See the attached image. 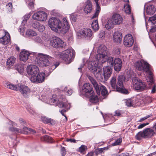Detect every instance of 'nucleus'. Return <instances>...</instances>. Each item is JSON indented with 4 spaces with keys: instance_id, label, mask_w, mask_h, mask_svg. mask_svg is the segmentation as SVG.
Wrapping results in <instances>:
<instances>
[{
    "instance_id": "39448f33",
    "label": "nucleus",
    "mask_w": 156,
    "mask_h": 156,
    "mask_svg": "<svg viewBox=\"0 0 156 156\" xmlns=\"http://www.w3.org/2000/svg\"><path fill=\"white\" fill-rule=\"evenodd\" d=\"M6 85L8 87L14 90L19 91L25 98H27L30 95V90L29 88L24 85L21 84L16 85L11 84L10 83H7Z\"/></svg>"
},
{
    "instance_id": "0e129e2a",
    "label": "nucleus",
    "mask_w": 156,
    "mask_h": 156,
    "mask_svg": "<svg viewBox=\"0 0 156 156\" xmlns=\"http://www.w3.org/2000/svg\"><path fill=\"white\" fill-rule=\"evenodd\" d=\"M19 121L20 122L21 124L22 125H25L26 123L24 119L20 118L19 119Z\"/></svg>"
},
{
    "instance_id": "680f3d73",
    "label": "nucleus",
    "mask_w": 156,
    "mask_h": 156,
    "mask_svg": "<svg viewBox=\"0 0 156 156\" xmlns=\"http://www.w3.org/2000/svg\"><path fill=\"white\" fill-rule=\"evenodd\" d=\"M148 124H149L148 123H144L138 126V129L142 128H143L145 126L148 125Z\"/></svg>"
},
{
    "instance_id": "13d9d810",
    "label": "nucleus",
    "mask_w": 156,
    "mask_h": 156,
    "mask_svg": "<svg viewBox=\"0 0 156 156\" xmlns=\"http://www.w3.org/2000/svg\"><path fill=\"white\" fill-rule=\"evenodd\" d=\"M40 23L37 22H35L33 23L32 24V26L33 27L35 28V29H37V28L38 27L40 24Z\"/></svg>"
},
{
    "instance_id": "5701e85b",
    "label": "nucleus",
    "mask_w": 156,
    "mask_h": 156,
    "mask_svg": "<svg viewBox=\"0 0 156 156\" xmlns=\"http://www.w3.org/2000/svg\"><path fill=\"white\" fill-rule=\"evenodd\" d=\"M83 92L89 94H93L94 91L92 85L88 83H85L83 86Z\"/></svg>"
},
{
    "instance_id": "1a4fd4ad",
    "label": "nucleus",
    "mask_w": 156,
    "mask_h": 156,
    "mask_svg": "<svg viewBox=\"0 0 156 156\" xmlns=\"http://www.w3.org/2000/svg\"><path fill=\"white\" fill-rule=\"evenodd\" d=\"M155 134L153 129L150 128H147L144 129L143 131L139 132L136 135V138L138 140L142 138H149L152 137Z\"/></svg>"
},
{
    "instance_id": "a878e982",
    "label": "nucleus",
    "mask_w": 156,
    "mask_h": 156,
    "mask_svg": "<svg viewBox=\"0 0 156 156\" xmlns=\"http://www.w3.org/2000/svg\"><path fill=\"white\" fill-rule=\"evenodd\" d=\"M113 38L115 42L117 43H120L122 39V33L119 31L115 32L113 35Z\"/></svg>"
},
{
    "instance_id": "cd10ccee",
    "label": "nucleus",
    "mask_w": 156,
    "mask_h": 156,
    "mask_svg": "<svg viewBox=\"0 0 156 156\" xmlns=\"http://www.w3.org/2000/svg\"><path fill=\"white\" fill-rule=\"evenodd\" d=\"M156 10V8L153 5H149L147 6L146 9L147 14L151 15L153 14Z\"/></svg>"
},
{
    "instance_id": "423d86ee",
    "label": "nucleus",
    "mask_w": 156,
    "mask_h": 156,
    "mask_svg": "<svg viewBox=\"0 0 156 156\" xmlns=\"http://www.w3.org/2000/svg\"><path fill=\"white\" fill-rule=\"evenodd\" d=\"M123 18L121 15L118 13L113 14L111 19L108 20L105 25L106 28L109 30L113 27L114 25H119L122 23Z\"/></svg>"
},
{
    "instance_id": "ddd939ff",
    "label": "nucleus",
    "mask_w": 156,
    "mask_h": 156,
    "mask_svg": "<svg viewBox=\"0 0 156 156\" xmlns=\"http://www.w3.org/2000/svg\"><path fill=\"white\" fill-rule=\"evenodd\" d=\"M47 14L43 11H39L34 13L32 16L33 19L44 21L46 20L47 18Z\"/></svg>"
},
{
    "instance_id": "c03bdc74",
    "label": "nucleus",
    "mask_w": 156,
    "mask_h": 156,
    "mask_svg": "<svg viewBox=\"0 0 156 156\" xmlns=\"http://www.w3.org/2000/svg\"><path fill=\"white\" fill-rule=\"evenodd\" d=\"M153 82L152 83H150V82H148L149 84H151L152 85V89L151 93H154L156 91V86L154 83L153 78Z\"/></svg>"
},
{
    "instance_id": "f03ea898",
    "label": "nucleus",
    "mask_w": 156,
    "mask_h": 156,
    "mask_svg": "<svg viewBox=\"0 0 156 156\" xmlns=\"http://www.w3.org/2000/svg\"><path fill=\"white\" fill-rule=\"evenodd\" d=\"M135 66L138 70L145 72L148 74L147 77V82H153V74L151 70L150 65L147 62L141 60L137 61L135 63Z\"/></svg>"
},
{
    "instance_id": "774afa93",
    "label": "nucleus",
    "mask_w": 156,
    "mask_h": 156,
    "mask_svg": "<svg viewBox=\"0 0 156 156\" xmlns=\"http://www.w3.org/2000/svg\"><path fill=\"white\" fill-rule=\"evenodd\" d=\"M94 153L93 151H91L87 155V156H93L94 155Z\"/></svg>"
},
{
    "instance_id": "a19ab883",
    "label": "nucleus",
    "mask_w": 156,
    "mask_h": 156,
    "mask_svg": "<svg viewBox=\"0 0 156 156\" xmlns=\"http://www.w3.org/2000/svg\"><path fill=\"white\" fill-rule=\"evenodd\" d=\"M67 87H64L63 89H62V90L65 92H67V95H70L73 93V90L71 89H68Z\"/></svg>"
},
{
    "instance_id": "4be33fe9",
    "label": "nucleus",
    "mask_w": 156,
    "mask_h": 156,
    "mask_svg": "<svg viewBox=\"0 0 156 156\" xmlns=\"http://www.w3.org/2000/svg\"><path fill=\"white\" fill-rule=\"evenodd\" d=\"M104 76L105 80H107L112 73V69L109 66H106L103 68Z\"/></svg>"
},
{
    "instance_id": "f3484780",
    "label": "nucleus",
    "mask_w": 156,
    "mask_h": 156,
    "mask_svg": "<svg viewBox=\"0 0 156 156\" xmlns=\"http://www.w3.org/2000/svg\"><path fill=\"white\" fill-rule=\"evenodd\" d=\"M92 33L91 30L90 29H83L80 30L78 33L79 36L81 37H85L87 39H89L91 36Z\"/></svg>"
},
{
    "instance_id": "de8ad7c7",
    "label": "nucleus",
    "mask_w": 156,
    "mask_h": 156,
    "mask_svg": "<svg viewBox=\"0 0 156 156\" xmlns=\"http://www.w3.org/2000/svg\"><path fill=\"white\" fill-rule=\"evenodd\" d=\"M86 146L84 145H82L79 148L78 151L81 153H83L87 149Z\"/></svg>"
},
{
    "instance_id": "37998d69",
    "label": "nucleus",
    "mask_w": 156,
    "mask_h": 156,
    "mask_svg": "<svg viewBox=\"0 0 156 156\" xmlns=\"http://www.w3.org/2000/svg\"><path fill=\"white\" fill-rule=\"evenodd\" d=\"M6 9L9 12H12V3L11 2H9L6 5Z\"/></svg>"
},
{
    "instance_id": "6ab92c4d",
    "label": "nucleus",
    "mask_w": 156,
    "mask_h": 156,
    "mask_svg": "<svg viewBox=\"0 0 156 156\" xmlns=\"http://www.w3.org/2000/svg\"><path fill=\"white\" fill-rule=\"evenodd\" d=\"M4 33L5 35L3 37L0 38V43L4 45H6L9 44L11 42L10 37L9 34L7 32L2 31Z\"/></svg>"
},
{
    "instance_id": "c756f323",
    "label": "nucleus",
    "mask_w": 156,
    "mask_h": 156,
    "mask_svg": "<svg viewBox=\"0 0 156 156\" xmlns=\"http://www.w3.org/2000/svg\"><path fill=\"white\" fill-rule=\"evenodd\" d=\"M89 97L90 98V101L92 103H97L98 101V98L97 95H94V92L93 94H89Z\"/></svg>"
},
{
    "instance_id": "2eb2a0df",
    "label": "nucleus",
    "mask_w": 156,
    "mask_h": 156,
    "mask_svg": "<svg viewBox=\"0 0 156 156\" xmlns=\"http://www.w3.org/2000/svg\"><path fill=\"white\" fill-rule=\"evenodd\" d=\"M27 72L28 74L30 75V77H33L39 72V70L36 66L30 65L27 68Z\"/></svg>"
},
{
    "instance_id": "58836bf2",
    "label": "nucleus",
    "mask_w": 156,
    "mask_h": 156,
    "mask_svg": "<svg viewBox=\"0 0 156 156\" xmlns=\"http://www.w3.org/2000/svg\"><path fill=\"white\" fill-rule=\"evenodd\" d=\"M108 64L111 66H113L114 63V60L112 57L108 56V58L107 61Z\"/></svg>"
},
{
    "instance_id": "bf43d9fd",
    "label": "nucleus",
    "mask_w": 156,
    "mask_h": 156,
    "mask_svg": "<svg viewBox=\"0 0 156 156\" xmlns=\"http://www.w3.org/2000/svg\"><path fill=\"white\" fill-rule=\"evenodd\" d=\"M61 154L62 156H65L66 154V151L64 147H61Z\"/></svg>"
},
{
    "instance_id": "c85d7f7f",
    "label": "nucleus",
    "mask_w": 156,
    "mask_h": 156,
    "mask_svg": "<svg viewBox=\"0 0 156 156\" xmlns=\"http://www.w3.org/2000/svg\"><path fill=\"white\" fill-rule=\"evenodd\" d=\"M41 120L42 122L45 123H50L51 125H53L55 123V122L51 119L46 117L44 116L41 117Z\"/></svg>"
},
{
    "instance_id": "49530a36",
    "label": "nucleus",
    "mask_w": 156,
    "mask_h": 156,
    "mask_svg": "<svg viewBox=\"0 0 156 156\" xmlns=\"http://www.w3.org/2000/svg\"><path fill=\"white\" fill-rule=\"evenodd\" d=\"M149 21L152 24H154L156 23V14L152 17L149 18Z\"/></svg>"
},
{
    "instance_id": "473e14b6",
    "label": "nucleus",
    "mask_w": 156,
    "mask_h": 156,
    "mask_svg": "<svg viewBox=\"0 0 156 156\" xmlns=\"http://www.w3.org/2000/svg\"><path fill=\"white\" fill-rule=\"evenodd\" d=\"M9 131L14 132L16 133H24V132L22 129H19L18 128L14 127H9Z\"/></svg>"
},
{
    "instance_id": "8fccbe9b",
    "label": "nucleus",
    "mask_w": 156,
    "mask_h": 156,
    "mask_svg": "<svg viewBox=\"0 0 156 156\" xmlns=\"http://www.w3.org/2000/svg\"><path fill=\"white\" fill-rule=\"evenodd\" d=\"M122 142V139L121 138H120L116 140L115 142L112 143V145L113 146L119 145Z\"/></svg>"
},
{
    "instance_id": "7c9ffc66",
    "label": "nucleus",
    "mask_w": 156,
    "mask_h": 156,
    "mask_svg": "<svg viewBox=\"0 0 156 156\" xmlns=\"http://www.w3.org/2000/svg\"><path fill=\"white\" fill-rule=\"evenodd\" d=\"M126 3L124 5V8L125 12L128 14H130L131 13V9L130 5L129 4V0H127L126 1Z\"/></svg>"
},
{
    "instance_id": "e2e57ef3",
    "label": "nucleus",
    "mask_w": 156,
    "mask_h": 156,
    "mask_svg": "<svg viewBox=\"0 0 156 156\" xmlns=\"http://www.w3.org/2000/svg\"><path fill=\"white\" fill-rule=\"evenodd\" d=\"M151 115H147V116L145 117H144L143 118H141L140 120L139 121V122H142L146 119H147L148 118H149V117H150L151 116Z\"/></svg>"
},
{
    "instance_id": "a211bd4d",
    "label": "nucleus",
    "mask_w": 156,
    "mask_h": 156,
    "mask_svg": "<svg viewBox=\"0 0 156 156\" xmlns=\"http://www.w3.org/2000/svg\"><path fill=\"white\" fill-rule=\"evenodd\" d=\"M60 99V100L58 99H55L52 98L51 100V101L54 103L56 104V105L58 106V107L61 108H64L67 109H69L70 108V104L68 103H64L62 101H61Z\"/></svg>"
},
{
    "instance_id": "ea45409f",
    "label": "nucleus",
    "mask_w": 156,
    "mask_h": 156,
    "mask_svg": "<svg viewBox=\"0 0 156 156\" xmlns=\"http://www.w3.org/2000/svg\"><path fill=\"white\" fill-rule=\"evenodd\" d=\"M59 65V63L58 62H55L53 63V64L51 63L49 66V69H50V71H51L55 69L58 65Z\"/></svg>"
},
{
    "instance_id": "9b49d317",
    "label": "nucleus",
    "mask_w": 156,
    "mask_h": 156,
    "mask_svg": "<svg viewBox=\"0 0 156 156\" xmlns=\"http://www.w3.org/2000/svg\"><path fill=\"white\" fill-rule=\"evenodd\" d=\"M134 88L136 90L142 91L147 89L146 83L137 77H134L132 80Z\"/></svg>"
},
{
    "instance_id": "bb28decb",
    "label": "nucleus",
    "mask_w": 156,
    "mask_h": 156,
    "mask_svg": "<svg viewBox=\"0 0 156 156\" xmlns=\"http://www.w3.org/2000/svg\"><path fill=\"white\" fill-rule=\"evenodd\" d=\"M92 5L91 2L89 0L86 2V5L84 8V11L86 14L90 12L92 9Z\"/></svg>"
},
{
    "instance_id": "052dcab7",
    "label": "nucleus",
    "mask_w": 156,
    "mask_h": 156,
    "mask_svg": "<svg viewBox=\"0 0 156 156\" xmlns=\"http://www.w3.org/2000/svg\"><path fill=\"white\" fill-rule=\"evenodd\" d=\"M27 111L30 113L32 114H34V110L33 109V108L31 107H28L27 108Z\"/></svg>"
},
{
    "instance_id": "5fc2aeb1",
    "label": "nucleus",
    "mask_w": 156,
    "mask_h": 156,
    "mask_svg": "<svg viewBox=\"0 0 156 156\" xmlns=\"http://www.w3.org/2000/svg\"><path fill=\"white\" fill-rule=\"evenodd\" d=\"M27 3L28 4V6L30 9H32L34 7V2H31L30 1H28L27 2Z\"/></svg>"
},
{
    "instance_id": "4d7b16f0",
    "label": "nucleus",
    "mask_w": 156,
    "mask_h": 156,
    "mask_svg": "<svg viewBox=\"0 0 156 156\" xmlns=\"http://www.w3.org/2000/svg\"><path fill=\"white\" fill-rule=\"evenodd\" d=\"M111 0H101V4L104 5H107Z\"/></svg>"
},
{
    "instance_id": "79ce46f5",
    "label": "nucleus",
    "mask_w": 156,
    "mask_h": 156,
    "mask_svg": "<svg viewBox=\"0 0 156 156\" xmlns=\"http://www.w3.org/2000/svg\"><path fill=\"white\" fill-rule=\"evenodd\" d=\"M100 7H96V10L93 16L91 17V19H93L97 17L100 12Z\"/></svg>"
},
{
    "instance_id": "f257e3e1",
    "label": "nucleus",
    "mask_w": 156,
    "mask_h": 156,
    "mask_svg": "<svg viewBox=\"0 0 156 156\" xmlns=\"http://www.w3.org/2000/svg\"><path fill=\"white\" fill-rule=\"evenodd\" d=\"M48 24L52 30L59 34H66L69 28V23L66 18H63L61 22L58 18L52 17L49 19Z\"/></svg>"
},
{
    "instance_id": "7ed1b4c3",
    "label": "nucleus",
    "mask_w": 156,
    "mask_h": 156,
    "mask_svg": "<svg viewBox=\"0 0 156 156\" xmlns=\"http://www.w3.org/2000/svg\"><path fill=\"white\" fill-rule=\"evenodd\" d=\"M51 57L46 54L39 53L36 55L35 63L39 66L45 67L49 64V61L53 60Z\"/></svg>"
},
{
    "instance_id": "864d4df0",
    "label": "nucleus",
    "mask_w": 156,
    "mask_h": 156,
    "mask_svg": "<svg viewBox=\"0 0 156 156\" xmlns=\"http://www.w3.org/2000/svg\"><path fill=\"white\" fill-rule=\"evenodd\" d=\"M45 29L43 25L40 24L37 29L40 32L43 31Z\"/></svg>"
},
{
    "instance_id": "c9c22d12",
    "label": "nucleus",
    "mask_w": 156,
    "mask_h": 156,
    "mask_svg": "<svg viewBox=\"0 0 156 156\" xmlns=\"http://www.w3.org/2000/svg\"><path fill=\"white\" fill-rule=\"evenodd\" d=\"M41 139L42 141L48 143H52L53 142L52 138L47 135H46L44 137H41Z\"/></svg>"
},
{
    "instance_id": "09e8293b",
    "label": "nucleus",
    "mask_w": 156,
    "mask_h": 156,
    "mask_svg": "<svg viewBox=\"0 0 156 156\" xmlns=\"http://www.w3.org/2000/svg\"><path fill=\"white\" fill-rule=\"evenodd\" d=\"M34 41L37 43L40 44L43 43V41L41 38L39 37H37L34 39Z\"/></svg>"
},
{
    "instance_id": "2f4dec72",
    "label": "nucleus",
    "mask_w": 156,
    "mask_h": 156,
    "mask_svg": "<svg viewBox=\"0 0 156 156\" xmlns=\"http://www.w3.org/2000/svg\"><path fill=\"white\" fill-rule=\"evenodd\" d=\"M16 60V58L13 56L9 58L7 61V64L9 66H12L14 64Z\"/></svg>"
},
{
    "instance_id": "412c9836",
    "label": "nucleus",
    "mask_w": 156,
    "mask_h": 156,
    "mask_svg": "<svg viewBox=\"0 0 156 156\" xmlns=\"http://www.w3.org/2000/svg\"><path fill=\"white\" fill-rule=\"evenodd\" d=\"M122 65V61L121 59L119 58H115L114 60L113 66L114 70L117 72H119L121 68Z\"/></svg>"
},
{
    "instance_id": "4468645a",
    "label": "nucleus",
    "mask_w": 156,
    "mask_h": 156,
    "mask_svg": "<svg viewBox=\"0 0 156 156\" xmlns=\"http://www.w3.org/2000/svg\"><path fill=\"white\" fill-rule=\"evenodd\" d=\"M50 43L51 46L56 48L63 47L65 46L64 42L60 38L56 37L51 38Z\"/></svg>"
},
{
    "instance_id": "0eeeda50",
    "label": "nucleus",
    "mask_w": 156,
    "mask_h": 156,
    "mask_svg": "<svg viewBox=\"0 0 156 156\" xmlns=\"http://www.w3.org/2000/svg\"><path fill=\"white\" fill-rule=\"evenodd\" d=\"M75 55V51L72 49H70L63 51L60 55V57L66 64H69L72 61Z\"/></svg>"
},
{
    "instance_id": "69168bd1",
    "label": "nucleus",
    "mask_w": 156,
    "mask_h": 156,
    "mask_svg": "<svg viewBox=\"0 0 156 156\" xmlns=\"http://www.w3.org/2000/svg\"><path fill=\"white\" fill-rule=\"evenodd\" d=\"M66 140L68 142H70L76 143V140L73 139H67Z\"/></svg>"
},
{
    "instance_id": "dca6fc26",
    "label": "nucleus",
    "mask_w": 156,
    "mask_h": 156,
    "mask_svg": "<svg viewBox=\"0 0 156 156\" xmlns=\"http://www.w3.org/2000/svg\"><path fill=\"white\" fill-rule=\"evenodd\" d=\"M37 74V76L36 75L33 77H30V80L33 83H42L44 80L45 74L43 72L39 73Z\"/></svg>"
},
{
    "instance_id": "6e6d98bb",
    "label": "nucleus",
    "mask_w": 156,
    "mask_h": 156,
    "mask_svg": "<svg viewBox=\"0 0 156 156\" xmlns=\"http://www.w3.org/2000/svg\"><path fill=\"white\" fill-rule=\"evenodd\" d=\"M66 111V109H63L60 111V112L62 114V115L64 116L65 118V121H66L67 120V117L66 116V115L64 114V113Z\"/></svg>"
},
{
    "instance_id": "6e6552de",
    "label": "nucleus",
    "mask_w": 156,
    "mask_h": 156,
    "mask_svg": "<svg viewBox=\"0 0 156 156\" xmlns=\"http://www.w3.org/2000/svg\"><path fill=\"white\" fill-rule=\"evenodd\" d=\"M96 61L97 62L93 61L90 62L88 66L89 69L94 73L95 76L96 77H99L101 76L102 69L101 68L98 66V64L102 63L98 62L96 60Z\"/></svg>"
},
{
    "instance_id": "20e7f679",
    "label": "nucleus",
    "mask_w": 156,
    "mask_h": 156,
    "mask_svg": "<svg viewBox=\"0 0 156 156\" xmlns=\"http://www.w3.org/2000/svg\"><path fill=\"white\" fill-rule=\"evenodd\" d=\"M97 53L95 58L98 62L103 63L107 61L109 54L107 48L105 45H101L98 47Z\"/></svg>"
},
{
    "instance_id": "9d476101",
    "label": "nucleus",
    "mask_w": 156,
    "mask_h": 156,
    "mask_svg": "<svg viewBox=\"0 0 156 156\" xmlns=\"http://www.w3.org/2000/svg\"><path fill=\"white\" fill-rule=\"evenodd\" d=\"M89 79L93 85L96 90V92L98 95L100 94V92L101 94L103 96L107 94L108 91L104 86L101 85L99 87L97 83L93 78L90 77L89 78Z\"/></svg>"
},
{
    "instance_id": "603ef678",
    "label": "nucleus",
    "mask_w": 156,
    "mask_h": 156,
    "mask_svg": "<svg viewBox=\"0 0 156 156\" xmlns=\"http://www.w3.org/2000/svg\"><path fill=\"white\" fill-rule=\"evenodd\" d=\"M129 154L128 153H122L120 154H114L112 155V156H129Z\"/></svg>"
},
{
    "instance_id": "e433bc0d",
    "label": "nucleus",
    "mask_w": 156,
    "mask_h": 156,
    "mask_svg": "<svg viewBox=\"0 0 156 156\" xmlns=\"http://www.w3.org/2000/svg\"><path fill=\"white\" fill-rule=\"evenodd\" d=\"M91 26L92 29L95 31H97L99 29V26L98 24V21L96 20L94 21L92 23Z\"/></svg>"
},
{
    "instance_id": "b1692460",
    "label": "nucleus",
    "mask_w": 156,
    "mask_h": 156,
    "mask_svg": "<svg viewBox=\"0 0 156 156\" xmlns=\"http://www.w3.org/2000/svg\"><path fill=\"white\" fill-rule=\"evenodd\" d=\"M125 77L123 75L119 76L117 78V86L119 87H121L123 90H127L123 86V83L125 82Z\"/></svg>"
},
{
    "instance_id": "aec40b11",
    "label": "nucleus",
    "mask_w": 156,
    "mask_h": 156,
    "mask_svg": "<svg viewBox=\"0 0 156 156\" xmlns=\"http://www.w3.org/2000/svg\"><path fill=\"white\" fill-rule=\"evenodd\" d=\"M133 42L132 35L130 34L126 35L124 38V44L126 47H129L131 46L133 44Z\"/></svg>"
},
{
    "instance_id": "a18cd8bd",
    "label": "nucleus",
    "mask_w": 156,
    "mask_h": 156,
    "mask_svg": "<svg viewBox=\"0 0 156 156\" xmlns=\"http://www.w3.org/2000/svg\"><path fill=\"white\" fill-rule=\"evenodd\" d=\"M126 105L128 107L132 106L133 105V102L131 99L126 100L125 102Z\"/></svg>"
},
{
    "instance_id": "f8f14e48",
    "label": "nucleus",
    "mask_w": 156,
    "mask_h": 156,
    "mask_svg": "<svg viewBox=\"0 0 156 156\" xmlns=\"http://www.w3.org/2000/svg\"><path fill=\"white\" fill-rule=\"evenodd\" d=\"M116 76L114 75L112 76L110 81V84L112 88L116 89L117 91L125 94H128L129 92L128 90H123L121 87H119L117 86L116 82Z\"/></svg>"
},
{
    "instance_id": "f704fd0d",
    "label": "nucleus",
    "mask_w": 156,
    "mask_h": 156,
    "mask_svg": "<svg viewBox=\"0 0 156 156\" xmlns=\"http://www.w3.org/2000/svg\"><path fill=\"white\" fill-rule=\"evenodd\" d=\"M26 34L28 37H32L36 36L37 34L35 31L33 30L29 29L27 31L26 33Z\"/></svg>"
},
{
    "instance_id": "72a5a7b5",
    "label": "nucleus",
    "mask_w": 156,
    "mask_h": 156,
    "mask_svg": "<svg viewBox=\"0 0 156 156\" xmlns=\"http://www.w3.org/2000/svg\"><path fill=\"white\" fill-rule=\"evenodd\" d=\"M16 69L20 74L22 73L23 71V65L22 63L18 64L15 66Z\"/></svg>"
},
{
    "instance_id": "3c124183",
    "label": "nucleus",
    "mask_w": 156,
    "mask_h": 156,
    "mask_svg": "<svg viewBox=\"0 0 156 156\" xmlns=\"http://www.w3.org/2000/svg\"><path fill=\"white\" fill-rule=\"evenodd\" d=\"M120 48L119 47L115 48L113 50V52L114 54L119 55L120 53Z\"/></svg>"
},
{
    "instance_id": "338daca9",
    "label": "nucleus",
    "mask_w": 156,
    "mask_h": 156,
    "mask_svg": "<svg viewBox=\"0 0 156 156\" xmlns=\"http://www.w3.org/2000/svg\"><path fill=\"white\" fill-rule=\"evenodd\" d=\"M121 114L120 112L119 111H116L115 112V114L114 115L115 116H119Z\"/></svg>"
},
{
    "instance_id": "393cba45",
    "label": "nucleus",
    "mask_w": 156,
    "mask_h": 156,
    "mask_svg": "<svg viewBox=\"0 0 156 156\" xmlns=\"http://www.w3.org/2000/svg\"><path fill=\"white\" fill-rule=\"evenodd\" d=\"M30 53L27 51L24 50L20 53V59L22 61H26L28 58Z\"/></svg>"
},
{
    "instance_id": "4c0bfd02",
    "label": "nucleus",
    "mask_w": 156,
    "mask_h": 156,
    "mask_svg": "<svg viewBox=\"0 0 156 156\" xmlns=\"http://www.w3.org/2000/svg\"><path fill=\"white\" fill-rule=\"evenodd\" d=\"M31 15V14L30 13H29L23 16V21L22 22L21 25L22 26H23V25H25L27 20L30 17Z\"/></svg>"
}]
</instances>
